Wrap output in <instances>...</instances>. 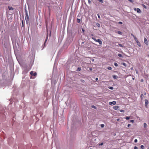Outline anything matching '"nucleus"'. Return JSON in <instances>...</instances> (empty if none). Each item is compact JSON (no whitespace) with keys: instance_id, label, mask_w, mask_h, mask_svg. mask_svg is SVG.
<instances>
[{"instance_id":"f257e3e1","label":"nucleus","mask_w":149,"mask_h":149,"mask_svg":"<svg viewBox=\"0 0 149 149\" xmlns=\"http://www.w3.org/2000/svg\"><path fill=\"white\" fill-rule=\"evenodd\" d=\"M25 19L26 20V24H28L29 23V18L27 12H26V15L25 16Z\"/></svg>"},{"instance_id":"f03ea898","label":"nucleus","mask_w":149,"mask_h":149,"mask_svg":"<svg viewBox=\"0 0 149 149\" xmlns=\"http://www.w3.org/2000/svg\"><path fill=\"white\" fill-rule=\"evenodd\" d=\"M92 38L95 41L98 42L99 44L101 45L102 44V42L100 39H98L97 40L93 37H92Z\"/></svg>"},{"instance_id":"7ed1b4c3","label":"nucleus","mask_w":149,"mask_h":149,"mask_svg":"<svg viewBox=\"0 0 149 149\" xmlns=\"http://www.w3.org/2000/svg\"><path fill=\"white\" fill-rule=\"evenodd\" d=\"M134 10L135 11H136L138 13H141V10L139 8H134Z\"/></svg>"},{"instance_id":"20e7f679","label":"nucleus","mask_w":149,"mask_h":149,"mask_svg":"<svg viewBox=\"0 0 149 149\" xmlns=\"http://www.w3.org/2000/svg\"><path fill=\"white\" fill-rule=\"evenodd\" d=\"M30 74L31 75L34 76H36L37 74L36 72H35L34 73H33V71H31L30 72Z\"/></svg>"},{"instance_id":"39448f33","label":"nucleus","mask_w":149,"mask_h":149,"mask_svg":"<svg viewBox=\"0 0 149 149\" xmlns=\"http://www.w3.org/2000/svg\"><path fill=\"white\" fill-rule=\"evenodd\" d=\"M144 43H145L147 45H148V41H147V39L146 38H144Z\"/></svg>"},{"instance_id":"423d86ee","label":"nucleus","mask_w":149,"mask_h":149,"mask_svg":"<svg viewBox=\"0 0 149 149\" xmlns=\"http://www.w3.org/2000/svg\"><path fill=\"white\" fill-rule=\"evenodd\" d=\"M116 104V102L115 101H113L112 102H109V104L110 105H111L112 104H113V105H115Z\"/></svg>"},{"instance_id":"0eeeda50","label":"nucleus","mask_w":149,"mask_h":149,"mask_svg":"<svg viewBox=\"0 0 149 149\" xmlns=\"http://www.w3.org/2000/svg\"><path fill=\"white\" fill-rule=\"evenodd\" d=\"M113 109L116 110H117L119 108V107L118 106H114L113 107Z\"/></svg>"},{"instance_id":"6e6552de","label":"nucleus","mask_w":149,"mask_h":149,"mask_svg":"<svg viewBox=\"0 0 149 149\" xmlns=\"http://www.w3.org/2000/svg\"><path fill=\"white\" fill-rule=\"evenodd\" d=\"M145 104L146 105H147L148 103V101L146 99L145 100Z\"/></svg>"},{"instance_id":"1a4fd4ad","label":"nucleus","mask_w":149,"mask_h":149,"mask_svg":"<svg viewBox=\"0 0 149 149\" xmlns=\"http://www.w3.org/2000/svg\"><path fill=\"white\" fill-rule=\"evenodd\" d=\"M8 9L10 10H13L14 8L12 7L11 6H8Z\"/></svg>"},{"instance_id":"9d476101","label":"nucleus","mask_w":149,"mask_h":149,"mask_svg":"<svg viewBox=\"0 0 149 149\" xmlns=\"http://www.w3.org/2000/svg\"><path fill=\"white\" fill-rule=\"evenodd\" d=\"M112 76L115 79H116L118 78V77L117 76L114 75H113Z\"/></svg>"},{"instance_id":"9b49d317","label":"nucleus","mask_w":149,"mask_h":149,"mask_svg":"<svg viewBox=\"0 0 149 149\" xmlns=\"http://www.w3.org/2000/svg\"><path fill=\"white\" fill-rule=\"evenodd\" d=\"M147 124L146 123H144L143 124V127L145 128H146L147 127Z\"/></svg>"},{"instance_id":"f8f14e48","label":"nucleus","mask_w":149,"mask_h":149,"mask_svg":"<svg viewBox=\"0 0 149 149\" xmlns=\"http://www.w3.org/2000/svg\"><path fill=\"white\" fill-rule=\"evenodd\" d=\"M118 56L120 57H123L122 55H121V54H118Z\"/></svg>"},{"instance_id":"ddd939ff","label":"nucleus","mask_w":149,"mask_h":149,"mask_svg":"<svg viewBox=\"0 0 149 149\" xmlns=\"http://www.w3.org/2000/svg\"><path fill=\"white\" fill-rule=\"evenodd\" d=\"M143 94H142L141 95V100L143 99Z\"/></svg>"},{"instance_id":"4468645a","label":"nucleus","mask_w":149,"mask_h":149,"mask_svg":"<svg viewBox=\"0 0 149 149\" xmlns=\"http://www.w3.org/2000/svg\"><path fill=\"white\" fill-rule=\"evenodd\" d=\"M80 19H77V22H78V23H79L80 22Z\"/></svg>"},{"instance_id":"2eb2a0df","label":"nucleus","mask_w":149,"mask_h":149,"mask_svg":"<svg viewBox=\"0 0 149 149\" xmlns=\"http://www.w3.org/2000/svg\"><path fill=\"white\" fill-rule=\"evenodd\" d=\"M140 147H141V148L142 149H144V146H143V145H141V146Z\"/></svg>"},{"instance_id":"dca6fc26","label":"nucleus","mask_w":149,"mask_h":149,"mask_svg":"<svg viewBox=\"0 0 149 149\" xmlns=\"http://www.w3.org/2000/svg\"><path fill=\"white\" fill-rule=\"evenodd\" d=\"M114 65L116 67H117V66H118V64L117 63H114Z\"/></svg>"},{"instance_id":"f3484780","label":"nucleus","mask_w":149,"mask_h":149,"mask_svg":"<svg viewBox=\"0 0 149 149\" xmlns=\"http://www.w3.org/2000/svg\"><path fill=\"white\" fill-rule=\"evenodd\" d=\"M81 70V68H78L77 69V71H80Z\"/></svg>"},{"instance_id":"a211bd4d","label":"nucleus","mask_w":149,"mask_h":149,"mask_svg":"<svg viewBox=\"0 0 149 149\" xmlns=\"http://www.w3.org/2000/svg\"><path fill=\"white\" fill-rule=\"evenodd\" d=\"M107 69L109 70H111L112 68L111 67L109 66L107 67Z\"/></svg>"},{"instance_id":"6ab92c4d","label":"nucleus","mask_w":149,"mask_h":149,"mask_svg":"<svg viewBox=\"0 0 149 149\" xmlns=\"http://www.w3.org/2000/svg\"><path fill=\"white\" fill-rule=\"evenodd\" d=\"M122 64L124 66H126V64L125 63H122Z\"/></svg>"},{"instance_id":"aec40b11","label":"nucleus","mask_w":149,"mask_h":149,"mask_svg":"<svg viewBox=\"0 0 149 149\" xmlns=\"http://www.w3.org/2000/svg\"><path fill=\"white\" fill-rule=\"evenodd\" d=\"M130 118V117H128V116H127L126 117V118L125 119L127 120H129V119Z\"/></svg>"},{"instance_id":"412c9836","label":"nucleus","mask_w":149,"mask_h":149,"mask_svg":"<svg viewBox=\"0 0 149 149\" xmlns=\"http://www.w3.org/2000/svg\"><path fill=\"white\" fill-rule=\"evenodd\" d=\"M104 124H102L100 125V126L102 128L104 127Z\"/></svg>"},{"instance_id":"4be33fe9","label":"nucleus","mask_w":149,"mask_h":149,"mask_svg":"<svg viewBox=\"0 0 149 149\" xmlns=\"http://www.w3.org/2000/svg\"><path fill=\"white\" fill-rule=\"evenodd\" d=\"M109 88L111 90H113V87H109Z\"/></svg>"},{"instance_id":"5701e85b","label":"nucleus","mask_w":149,"mask_h":149,"mask_svg":"<svg viewBox=\"0 0 149 149\" xmlns=\"http://www.w3.org/2000/svg\"><path fill=\"white\" fill-rule=\"evenodd\" d=\"M137 44L139 46H141V44H140V43L139 42H137Z\"/></svg>"},{"instance_id":"b1692460","label":"nucleus","mask_w":149,"mask_h":149,"mask_svg":"<svg viewBox=\"0 0 149 149\" xmlns=\"http://www.w3.org/2000/svg\"><path fill=\"white\" fill-rule=\"evenodd\" d=\"M98 1L102 3H103V0H98Z\"/></svg>"},{"instance_id":"393cba45","label":"nucleus","mask_w":149,"mask_h":149,"mask_svg":"<svg viewBox=\"0 0 149 149\" xmlns=\"http://www.w3.org/2000/svg\"><path fill=\"white\" fill-rule=\"evenodd\" d=\"M118 33L119 34H122V32L121 31H118Z\"/></svg>"},{"instance_id":"a878e982","label":"nucleus","mask_w":149,"mask_h":149,"mask_svg":"<svg viewBox=\"0 0 149 149\" xmlns=\"http://www.w3.org/2000/svg\"><path fill=\"white\" fill-rule=\"evenodd\" d=\"M80 81L82 83H84L85 82V81L83 79H81Z\"/></svg>"},{"instance_id":"bb28decb","label":"nucleus","mask_w":149,"mask_h":149,"mask_svg":"<svg viewBox=\"0 0 149 149\" xmlns=\"http://www.w3.org/2000/svg\"><path fill=\"white\" fill-rule=\"evenodd\" d=\"M119 46L120 47H123V45H122V44H119Z\"/></svg>"},{"instance_id":"cd10ccee","label":"nucleus","mask_w":149,"mask_h":149,"mask_svg":"<svg viewBox=\"0 0 149 149\" xmlns=\"http://www.w3.org/2000/svg\"><path fill=\"white\" fill-rule=\"evenodd\" d=\"M142 5L145 8H146V7L145 5L143 4Z\"/></svg>"},{"instance_id":"c85d7f7f","label":"nucleus","mask_w":149,"mask_h":149,"mask_svg":"<svg viewBox=\"0 0 149 149\" xmlns=\"http://www.w3.org/2000/svg\"><path fill=\"white\" fill-rule=\"evenodd\" d=\"M134 120H130V122H131V123H133L134 122Z\"/></svg>"},{"instance_id":"c756f323","label":"nucleus","mask_w":149,"mask_h":149,"mask_svg":"<svg viewBox=\"0 0 149 149\" xmlns=\"http://www.w3.org/2000/svg\"><path fill=\"white\" fill-rule=\"evenodd\" d=\"M133 37H134V40H136L137 39V38H136V37L135 36H133Z\"/></svg>"},{"instance_id":"7c9ffc66","label":"nucleus","mask_w":149,"mask_h":149,"mask_svg":"<svg viewBox=\"0 0 149 149\" xmlns=\"http://www.w3.org/2000/svg\"><path fill=\"white\" fill-rule=\"evenodd\" d=\"M91 107L92 108H94V109H96V107H95V106H94V105L92 106Z\"/></svg>"},{"instance_id":"2f4dec72","label":"nucleus","mask_w":149,"mask_h":149,"mask_svg":"<svg viewBox=\"0 0 149 149\" xmlns=\"http://www.w3.org/2000/svg\"><path fill=\"white\" fill-rule=\"evenodd\" d=\"M88 3L90 4L91 3V1L90 0H88Z\"/></svg>"},{"instance_id":"473e14b6","label":"nucleus","mask_w":149,"mask_h":149,"mask_svg":"<svg viewBox=\"0 0 149 149\" xmlns=\"http://www.w3.org/2000/svg\"><path fill=\"white\" fill-rule=\"evenodd\" d=\"M137 139H135L134 141V142H135V143H136L137 142Z\"/></svg>"},{"instance_id":"72a5a7b5","label":"nucleus","mask_w":149,"mask_h":149,"mask_svg":"<svg viewBox=\"0 0 149 149\" xmlns=\"http://www.w3.org/2000/svg\"><path fill=\"white\" fill-rule=\"evenodd\" d=\"M120 111L121 112H124V111L123 110H120Z\"/></svg>"},{"instance_id":"f704fd0d","label":"nucleus","mask_w":149,"mask_h":149,"mask_svg":"<svg viewBox=\"0 0 149 149\" xmlns=\"http://www.w3.org/2000/svg\"><path fill=\"white\" fill-rule=\"evenodd\" d=\"M103 144V143H101L99 144L100 146H102Z\"/></svg>"},{"instance_id":"c9c22d12","label":"nucleus","mask_w":149,"mask_h":149,"mask_svg":"<svg viewBox=\"0 0 149 149\" xmlns=\"http://www.w3.org/2000/svg\"><path fill=\"white\" fill-rule=\"evenodd\" d=\"M130 125H131V124H129L127 125V126L128 127H130Z\"/></svg>"},{"instance_id":"e433bc0d","label":"nucleus","mask_w":149,"mask_h":149,"mask_svg":"<svg viewBox=\"0 0 149 149\" xmlns=\"http://www.w3.org/2000/svg\"><path fill=\"white\" fill-rule=\"evenodd\" d=\"M134 149H138V148L136 146H135L134 147Z\"/></svg>"},{"instance_id":"4c0bfd02","label":"nucleus","mask_w":149,"mask_h":149,"mask_svg":"<svg viewBox=\"0 0 149 149\" xmlns=\"http://www.w3.org/2000/svg\"><path fill=\"white\" fill-rule=\"evenodd\" d=\"M118 23L119 24H122V22H118Z\"/></svg>"},{"instance_id":"58836bf2","label":"nucleus","mask_w":149,"mask_h":149,"mask_svg":"<svg viewBox=\"0 0 149 149\" xmlns=\"http://www.w3.org/2000/svg\"><path fill=\"white\" fill-rule=\"evenodd\" d=\"M135 41H136V42L137 43V42H139L137 39Z\"/></svg>"},{"instance_id":"ea45409f","label":"nucleus","mask_w":149,"mask_h":149,"mask_svg":"<svg viewBox=\"0 0 149 149\" xmlns=\"http://www.w3.org/2000/svg\"><path fill=\"white\" fill-rule=\"evenodd\" d=\"M135 41H136V42L137 43V42H139L137 39Z\"/></svg>"},{"instance_id":"a19ab883","label":"nucleus","mask_w":149,"mask_h":149,"mask_svg":"<svg viewBox=\"0 0 149 149\" xmlns=\"http://www.w3.org/2000/svg\"><path fill=\"white\" fill-rule=\"evenodd\" d=\"M97 16H98V18H100V15H99V14H97Z\"/></svg>"},{"instance_id":"79ce46f5","label":"nucleus","mask_w":149,"mask_h":149,"mask_svg":"<svg viewBox=\"0 0 149 149\" xmlns=\"http://www.w3.org/2000/svg\"><path fill=\"white\" fill-rule=\"evenodd\" d=\"M89 70H91V71H92V68H89Z\"/></svg>"},{"instance_id":"37998d69","label":"nucleus","mask_w":149,"mask_h":149,"mask_svg":"<svg viewBox=\"0 0 149 149\" xmlns=\"http://www.w3.org/2000/svg\"><path fill=\"white\" fill-rule=\"evenodd\" d=\"M143 94H144L145 95H146V93L145 92H144L143 93Z\"/></svg>"},{"instance_id":"c03bdc74","label":"nucleus","mask_w":149,"mask_h":149,"mask_svg":"<svg viewBox=\"0 0 149 149\" xmlns=\"http://www.w3.org/2000/svg\"><path fill=\"white\" fill-rule=\"evenodd\" d=\"M97 26H100V24H97Z\"/></svg>"},{"instance_id":"a18cd8bd","label":"nucleus","mask_w":149,"mask_h":149,"mask_svg":"<svg viewBox=\"0 0 149 149\" xmlns=\"http://www.w3.org/2000/svg\"><path fill=\"white\" fill-rule=\"evenodd\" d=\"M98 78H96V79H95V80H96V81H97V80H98Z\"/></svg>"},{"instance_id":"49530a36","label":"nucleus","mask_w":149,"mask_h":149,"mask_svg":"<svg viewBox=\"0 0 149 149\" xmlns=\"http://www.w3.org/2000/svg\"><path fill=\"white\" fill-rule=\"evenodd\" d=\"M141 82H143V79H141Z\"/></svg>"},{"instance_id":"de8ad7c7","label":"nucleus","mask_w":149,"mask_h":149,"mask_svg":"<svg viewBox=\"0 0 149 149\" xmlns=\"http://www.w3.org/2000/svg\"><path fill=\"white\" fill-rule=\"evenodd\" d=\"M22 24L23 27V21H22Z\"/></svg>"},{"instance_id":"09e8293b","label":"nucleus","mask_w":149,"mask_h":149,"mask_svg":"<svg viewBox=\"0 0 149 149\" xmlns=\"http://www.w3.org/2000/svg\"><path fill=\"white\" fill-rule=\"evenodd\" d=\"M136 74H138V72L136 70Z\"/></svg>"},{"instance_id":"8fccbe9b","label":"nucleus","mask_w":149,"mask_h":149,"mask_svg":"<svg viewBox=\"0 0 149 149\" xmlns=\"http://www.w3.org/2000/svg\"><path fill=\"white\" fill-rule=\"evenodd\" d=\"M131 70H133V67H132L131 68Z\"/></svg>"},{"instance_id":"3c124183","label":"nucleus","mask_w":149,"mask_h":149,"mask_svg":"<svg viewBox=\"0 0 149 149\" xmlns=\"http://www.w3.org/2000/svg\"><path fill=\"white\" fill-rule=\"evenodd\" d=\"M47 40H46L45 41V43L47 41Z\"/></svg>"},{"instance_id":"603ef678","label":"nucleus","mask_w":149,"mask_h":149,"mask_svg":"<svg viewBox=\"0 0 149 149\" xmlns=\"http://www.w3.org/2000/svg\"><path fill=\"white\" fill-rule=\"evenodd\" d=\"M131 35H132V36H134V35L133 34H131Z\"/></svg>"},{"instance_id":"864d4df0","label":"nucleus","mask_w":149,"mask_h":149,"mask_svg":"<svg viewBox=\"0 0 149 149\" xmlns=\"http://www.w3.org/2000/svg\"><path fill=\"white\" fill-rule=\"evenodd\" d=\"M82 31H83V32L84 31V29H82Z\"/></svg>"},{"instance_id":"5fc2aeb1","label":"nucleus","mask_w":149,"mask_h":149,"mask_svg":"<svg viewBox=\"0 0 149 149\" xmlns=\"http://www.w3.org/2000/svg\"><path fill=\"white\" fill-rule=\"evenodd\" d=\"M119 120V119H117V121H118Z\"/></svg>"},{"instance_id":"6e6d98bb","label":"nucleus","mask_w":149,"mask_h":149,"mask_svg":"<svg viewBox=\"0 0 149 149\" xmlns=\"http://www.w3.org/2000/svg\"><path fill=\"white\" fill-rule=\"evenodd\" d=\"M148 149H149V147L148 148Z\"/></svg>"},{"instance_id":"4d7b16f0","label":"nucleus","mask_w":149,"mask_h":149,"mask_svg":"<svg viewBox=\"0 0 149 149\" xmlns=\"http://www.w3.org/2000/svg\"><path fill=\"white\" fill-rule=\"evenodd\" d=\"M90 149H92L91 148H90Z\"/></svg>"}]
</instances>
